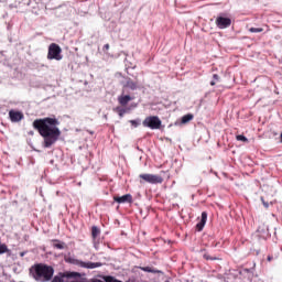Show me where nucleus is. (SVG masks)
I'll use <instances>...</instances> for the list:
<instances>
[{
  "label": "nucleus",
  "instance_id": "f257e3e1",
  "mask_svg": "<svg viewBox=\"0 0 282 282\" xmlns=\"http://www.w3.org/2000/svg\"><path fill=\"white\" fill-rule=\"evenodd\" d=\"M58 124H61V121L52 117L35 119L33 121V128L40 133V135L44 140V149H50V147L58 142V138H61V129H58Z\"/></svg>",
  "mask_w": 282,
  "mask_h": 282
},
{
  "label": "nucleus",
  "instance_id": "f03ea898",
  "mask_svg": "<svg viewBox=\"0 0 282 282\" xmlns=\"http://www.w3.org/2000/svg\"><path fill=\"white\" fill-rule=\"evenodd\" d=\"M52 276H54V268L42 263L34 265L33 279L35 281H52Z\"/></svg>",
  "mask_w": 282,
  "mask_h": 282
},
{
  "label": "nucleus",
  "instance_id": "7ed1b4c3",
  "mask_svg": "<svg viewBox=\"0 0 282 282\" xmlns=\"http://www.w3.org/2000/svg\"><path fill=\"white\" fill-rule=\"evenodd\" d=\"M63 48L58 44L52 43L48 46L47 59L48 61H63Z\"/></svg>",
  "mask_w": 282,
  "mask_h": 282
},
{
  "label": "nucleus",
  "instance_id": "20e7f679",
  "mask_svg": "<svg viewBox=\"0 0 282 282\" xmlns=\"http://www.w3.org/2000/svg\"><path fill=\"white\" fill-rule=\"evenodd\" d=\"M139 178L140 184H144V182L148 184H162L164 182V178L158 174H140Z\"/></svg>",
  "mask_w": 282,
  "mask_h": 282
},
{
  "label": "nucleus",
  "instance_id": "39448f33",
  "mask_svg": "<svg viewBox=\"0 0 282 282\" xmlns=\"http://www.w3.org/2000/svg\"><path fill=\"white\" fill-rule=\"evenodd\" d=\"M143 127H148V129H160L162 127V120L158 116H150L143 120Z\"/></svg>",
  "mask_w": 282,
  "mask_h": 282
},
{
  "label": "nucleus",
  "instance_id": "423d86ee",
  "mask_svg": "<svg viewBox=\"0 0 282 282\" xmlns=\"http://www.w3.org/2000/svg\"><path fill=\"white\" fill-rule=\"evenodd\" d=\"M80 278V273L78 272H59L57 275H55L52 280V282H67L69 279H78Z\"/></svg>",
  "mask_w": 282,
  "mask_h": 282
},
{
  "label": "nucleus",
  "instance_id": "0eeeda50",
  "mask_svg": "<svg viewBox=\"0 0 282 282\" xmlns=\"http://www.w3.org/2000/svg\"><path fill=\"white\" fill-rule=\"evenodd\" d=\"M215 24L217 28H219V30H226V28H230V25H232V20L230 18L218 15L216 18Z\"/></svg>",
  "mask_w": 282,
  "mask_h": 282
},
{
  "label": "nucleus",
  "instance_id": "6e6552de",
  "mask_svg": "<svg viewBox=\"0 0 282 282\" xmlns=\"http://www.w3.org/2000/svg\"><path fill=\"white\" fill-rule=\"evenodd\" d=\"M74 263L79 268H86V270H95V268H101L102 265V262H85L80 260H75Z\"/></svg>",
  "mask_w": 282,
  "mask_h": 282
},
{
  "label": "nucleus",
  "instance_id": "1a4fd4ad",
  "mask_svg": "<svg viewBox=\"0 0 282 282\" xmlns=\"http://www.w3.org/2000/svg\"><path fill=\"white\" fill-rule=\"evenodd\" d=\"M25 118V115H23L22 111L11 109L9 111V119L11 122H21Z\"/></svg>",
  "mask_w": 282,
  "mask_h": 282
},
{
  "label": "nucleus",
  "instance_id": "9d476101",
  "mask_svg": "<svg viewBox=\"0 0 282 282\" xmlns=\"http://www.w3.org/2000/svg\"><path fill=\"white\" fill-rule=\"evenodd\" d=\"M113 200L117 202V204H132L133 196H131V194H126L123 196H113Z\"/></svg>",
  "mask_w": 282,
  "mask_h": 282
},
{
  "label": "nucleus",
  "instance_id": "9b49d317",
  "mask_svg": "<svg viewBox=\"0 0 282 282\" xmlns=\"http://www.w3.org/2000/svg\"><path fill=\"white\" fill-rule=\"evenodd\" d=\"M206 221H208V213L203 212L202 218H200L199 223H197V225H196L197 232H202V230H204V226H206Z\"/></svg>",
  "mask_w": 282,
  "mask_h": 282
},
{
  "label": "nucleus",
  "instance_id": "f8f14e48",
  "mask_svg": "<svg viewBox=\"0 0 282 282\" xmlns=\"http://www.w3.org/2000/svg\"><path fill=\"white\" fill-rule=\"evenodd\" d=\"M131 100H133V97L130 95H121L118 97V102L121 105V107H127Z\"/></svg>",
  "mask_w": 282,
  "mask_h": 282
},
{
  "label": "nucleus",
  "instance_id": "ddd939ff",
  "mask_svg": "<svg viewBox=\"0 0 282 282\" xmlns=\"http://www.w3.org/2000/svg\"><path fill=\"white\" fill-rule=\"evenodd\" d=\"M91 237H93V241L95 243V248H98V243L96 242V239H98V237H100V229L96 226L91 227Z\"/></svg>",
  "mask_w": 282,
  "mask_h": 282
},
{
  "label": "nucleus",
  "instance_id": "4468645a",
  "mask_svg": "<svg viewBox=\"0 0 282 282\" xmlns=\"http://www.w3.org/2000/svg\"><path fill=\"white\" fill-rule=\"evenodd\" d=\"M124 87H128V89L135 91V89H138V82H133V79L128 77Z\"/></svg>",
  "mask_w": 282,
  "mask_h": 282
},
{
  "label": "nucleus",
  "instance_id": "2eb2a0df",
  "mask_svg": "<svg viewBox=\"0 0 282 282\" xmlns=\"http://www.w3.org/2000/svg\"><path fill=\"white\" fill-rule=\"evenodd\" d=\"M53 248L56 250H65L67 249V245L61 240H53Z\"/></svg>",
  "mask_w": 282,
  "mask_h": 282
},
{
  "label": "nucleus",
  "instance_id": "dca6fc26",
  "mask_svg": "<svg viewBox=\"0 0 282 282\" xmlns=\"http://www.w3.org/2000/svg\"><path fill=\"white\" fill-rule=\"evenodd\" d=\"M142 272H150L151 274H158V270L151 268V267H139Z\"/></svg>",
  "mask_w": 282,
  "mask_h": 282
},
{
  "label": "nucleus",
  "instance_id": "f3484780",
  "mask_svg": "<svg viewBox=\"0 0 282 282\" xmlns=\"http://www.w3.org/2000/svg\"><path fill=\"white\" fill-rule=\"evenodd\" d=\"M191 120H193V115H191V113H187V115L182 117V123L183 124H186V123L191 122Z\"/></svg>",
  "mask_w": 282,
  "mask_h": 282
},
{
  "label": "nucleus",
  "instance_id": "a211bd4d",
  "mask_svg": "<svg viewBox=\"0 0 282 282\" xmlns=\"http://www.w3.org/2000/svg\"><path fill=\"white\" fill-rule=\"evenodd\" d=\"M115 111H117V113H118V116H119L120 118H123V117H124V113H127V110H126L124 108H121V107H117V108L115 109Z\"/></svg>",
  "mask_w": 282,
  "mask_h": 282
},
{
  "label": "nucleus",
  "instance_id": "6ab92c4d",
  "mask_svg": "<svg viewBox=\"0 0 282 282\" xmlns=\"http://www.w3.org/2000/svg\"><path fill=\"white\" fill-rule=\"evenodd\" d=\"M203 258H204L206 261H219V258H217V257H212V256L208 254V253H204Z\"/></svg>",
  "mask_w": 282,
  "mask_h": 282
},
{
  "label": "nucleus",
  "instance_id": "aec40b11",
  "mask_svg": "<svg viewBox=\"0 0 282 282\" xmlns=\"http://www.w3.org/2000/svg\"><path fill=\"white\" fill-rule=\"evenodd\" d=\"M8 245L0 242V254H6V252H9Z\"/></svg>",
  "mask_w": 282,
  "mask_h": 282
},
{
  "label": "nucleus",
  "instance_id": "412c9836",
  "mask_svg": "<svg viewBox=\"0 0 282 282\" xmlns=\"http://www.w3.org/2000/svg\"><path fill=\"white\" fill-rule=\"evenodd\" d=\"M213 78H214V80L210 82V85H212V87H215V85H217V83H219V75L214 74Z\"/></svg>",
  "mask_w": 282,
  "mask_h": 282
},
{
  "label": "nucleus",
  "instance_id": "4be33fe9",
  "mask_svg": "<svg viewBox=\"0 0 282 282\" xmlns=\"http://www.w3.org/2000/svg\"><path fill=\"white\" fill-rule=\"evenodd\" d=\"M236 140H238V142H248V138L243 134L236 135Z\"/></svg>",
  "mask_w": 282,
  "mask_h": 282
},
{
  "label": "nucleus",
  "instance_id": "5701e85b",
  "mask_svg": "<svg viewBox=\"0 0 282 282\" xmlns=\"http://www.w3.org/2000/svg\"><path fill=\"white\" fill-rule=\"evenodd\" d=\"M249 32L251 33H259V32H263V28H250Z\"/></svg>",
  "mask_w": 282,
  "mask_h": 282
},
{
  "label": "nucleus",
  "instance_id": "b1692460",
  "mask_svg": "<svg viewBox=\"0 0 282 282\" xmlns=\"http://www.w3.org/2000/svg\"><path fill=\"white\" fill-rule=\"evenodd\" d=\"M130 124L132 127H138L140 123L138 121H135V120H130Z\"/></svg>",
  "mask_w": 282,
  "mask_h": 282
},
{
  "label": "nucleus",
  "instance_id": "393cba45",
  "mask_svg": "<svg viewBox=\"0 0 282 282\" xmlns=\"http://www.w3.org/2000/svg\"><path fill=\"white\" fill-rule=\"evenodd\" d=\"M109 47H110L109 44H106V45L104 46V48H102L104 52H109Z\"/></svg>",
  "mask_w": 282,
  "mask_h": 282
},
{
  "label": "nucleus",
  "instance_id": "a878e982",
  "mask_svg": "<svg viewBox=\"0 0 282 282\" xmlns=\"http://www.w3.org/2000/svg\"><path fill=\"white\" fill-rule=\"evenodd\" d=\"M262 204H263L264 208H269L270 207V205L268 203H265L264 200H262Z\"/></svg>",
  "mask_w": 282,
  "mask_h": 282
},
{
  "label": "nucleus",
  "instance_id": "bb28decb",
  "mask_svg": "<svg viewBox=\"0 0 282 282\" xmlns=\"http://www.w3.org/2000/svg\"><path fill=\"white\" fill-rule=\"evenodd\" d=\"M272 259H274V257L268 256L267 261H272Z\"/></svg>",
  "mask_w": 282,
  "mask_h": 282
},
{
  "label": "nucleus",
  "instance_id": "cd10ccee",
  "mask_svg": "<svg viewBox=\"0 0 282 282\" xmlns=\"http://www.w3.org/2000/svg\"><path fill=\"white\" fill-rule=\"evenodd\" d=\"M280 142H281V144H282V132H281V134H280Z\"/></svg>",
  "mask_w": 282,
  "mask_h": 282
},
{
  "label": "nucleus",
  "instance_id": "c85d7f7f",
  "mask_svg": "<svg viewBox=\"0 0 282 282\" xmlns=\"http://www.w3.org/2000/svg\"><path fill=\"white\" fill-rule=\"evenodd\" d=\"M31 135H34V132H30Z\"/></svg>",
  "mask_w": 282,
  "mask_h": 282
}]
</instances>
